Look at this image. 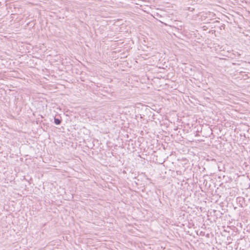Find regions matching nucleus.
<instances>
[{"label": "nucleus", "instance_id": "nucleus-1", "mask_svg": "<svg viewBox=\"0 0 250 250\" xmlns=\"http://www.w3.org/2000/svg\"><path fill=\"white\" fill-rule=\"evenodd\" d=\"M54 123L56 125H60L61 123V121L59 119H57V118H55L54 119Z\"/></svg>", "mask_w": 250, "mask_h": 250}]
</instances>
